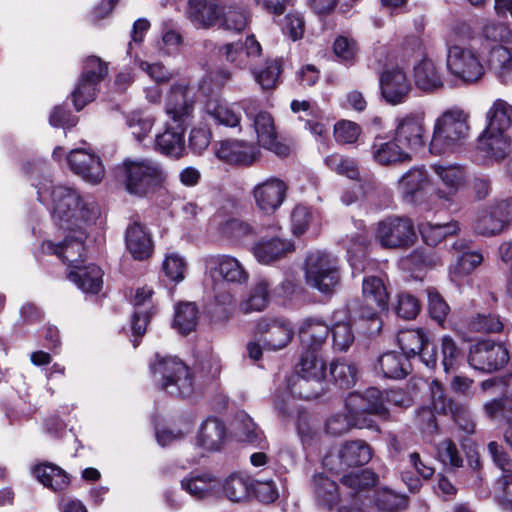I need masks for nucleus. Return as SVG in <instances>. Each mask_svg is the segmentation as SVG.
<instances>
[{
    "mask_svg": "<svg viewBox=\"0 0 512 512\" xmlns=\"http://www.w3.org/2000/svg\"><path fill=\"white\" fill-rule=\"evenodd\" d=\"M389 296L381 278L365 277L362 280V300L349 305L358 331L374 337L382 330L380 313L388 309Z\"/></svg>",
    "mask_w": 512,
    "mask_h": 512,
    "instance_id": "obj_1",
    "label": "nucleus"
},
{
    "mask_svg": "<svg viewBox=\"0 0 512 512\" xmlns=\"http://www.w3.org/2000/svg\"><path fill=\"white\" fill-rule=\"evenodd\" d=\"M114 174L129 194L138 197L154 193L167 179L162 164L150 158H126L115 167Z\"/></svg>",
    "mask_w": 512,
    "mask_h": 512,
    "instance_id": "obj_2",
    "label": "nucleus"
},
{
    "mask_svg": "<svg viewBox=\"0 0 512 512\" xmlns=\"http://www.w3.org/2000/svg\"><path fill=\"white\" fill-rule=\"evenodd\" d=\"M51 196L53 217L64 230L80 229L81 223L92 224L101 214L98 203L92 197H81L72 188L55 186Z\"/></svg>",
    "mask_w": 512,
    "mask_h": 512,
    "instance_id": "obj_3",
    "label": "nucleus"
},
{
    "mask_svg": "<svg viewBox=\"0 0 512 512\" xmlns=\"http://www.w3.org/2000/svg\"><path fill=\"white\" fill-rule=\"evenodd\" d=\"M469 115L454 107L444 111L434 122L429 143L431 154L441 156L459 150L469 136Z\"/></svg>",
    "mask_w": 512,
    "mask_h": 512,
    "instance_id": "obj_4",
    "label": "nucleus"
},
{
    "mask_svg": "<svg viewBox=\"0 0 512 512\" xmlns=\"http://www.w3.org/2000/svg\"><path fill=\"white\" fill-rule=\"evenodd\" d=\"M154 382L172 396L190 397L194 392L188 367L177 357H164L151 365Z\"/></svg>",
    "mask_w": 512,
    "mask_h": 512,
    "instance_id": "obj_5",
    "label": "nucleus"
},
{
    "mask_svg": "<svg viewBox=\"0 0 512 512\" xmlns=\"http://www.w3.org/2000/svg\"><path fill=\"white\" fill-rule=\"evenodd\" d=\"M510 36L511 31L504 23L488 22L483 27L484 39L495 43L483 47L487 52L486 63L502 82L512 79V49L500 44L508 41Z\"/></svg>",
    "mask_w": 512,
    "mask_h": 512,
    "instance_id": "obj_6",
    "label": "nucleus"
},
{
    "mask_svg": "<svg viewBox=\"0 0 512 512\" xmlns=\"http://www.w3.org/2000/svg\"><path fill=\"white\" fill-rule=\"evenodd\" d=\"M405 402L403 395L396 392L386 393L375 387H370L364 392H350L344 399L346 416L363 415H385L390 412L391 405H403Z\"/></svg>",
    "mask_w": 512,
    "mask_h": 512,
    "instance_id": "obj_7",
    "label": "nucleus"
},
{
    "mask_svg": "<svg viewBox=\"0 0 512 512\" xmlns=\"http://www.w3.org/2000/svg\"><path fill=\"white\" fill-rule=\"evenodd\" d=\"M306 282L322 293H330L339 284V261L333 255L316 251L310 253L305 261Z\"/></svg>",
    "mask_w": 512,
    "mask_h": 512,
    "instance_id": "obj_8",
    "label": "nucleus"
},
{
    "mask_svg": "<svg viewBox=\"0 0 512 512\" xmlns=\"http://www.w3.org/2000/svg\"><path fill=\"white\" fill-rule=\"evenodd\" d=\"M107 74L108 66L100 58L90 56L84 61L80 79L71 93L72 102L77 111L82 110L96 98L98 86Z\"/></svg>",
    "mask_w": 512,
    "mask_h": 512,
    "instance_id": "obj_9",
    "label": "nucleus"
},
{
    "mask_svg": "<svg viewBox=\"0 0 512 512\" xmlns=\"http://www.w3.org/2000/svg\"><path fill=\"white\" fill-rule=\"evenodd\" d=\"M448 71L465 83H475L482 78L485 69L480 54L470 47L452 45L447 53Z\"/></svg>",
    "mask_w": 512,
    "mask_h": 512,
    "instance_id": "obj_10",
    "label": "nucleus"
},
{
    "mask_svg": "<svg viewBox=\"0 0 512 512\" xmlns=\"http://www.w3.org/2000/svg\"><path fill=\"white\" fill-rule=\"evenodd\" d=\"M209 277L213 281V290L222 284L243 285L249 279V272L235 257L225 254L210 255L205 258Z\"/></svg>",
    "mask_w": 512,
    "mask_h": 512,
    "instance_id": "obj_11",
    "label": "nucleus"
},
{
    "mask_svg": "<svg viewBox=\"0 0 512 512\" xmlns=\"http://www.w3.org/2000/svg\"><path fill=\"white\" fill-rule=\"evenodd\" d=\"M376 240L384 248H407L414 244L417 236L411 219L391 216L380 221L375 231Z\"/></svg>",
    "mask_w": 512,
    "mask_h": 512,
    "instance_id": "obj_12",
    "label": "nucleus"
},
{
    "mask_svg": "<svg viewBox=\"0 0 512 512\" xmlns=\"http://www.w3.org/2000/svg\"><path fill=\"white\" fill-rule=\"evenodd\" d=\"M289 392L278 395L274 400L275 409L282 416H293L295 397L304 400L319 398L325 391L324 381L306 379V377L293 375L288 382Z\"/></svg>",
    "mask_w": 512,
    "mask_h": 512,
    "instance_id": "obj_13",
    "label": "nucleus"
},
{
    "mask_svg": "<svg viewBox=\"0 0 512 512\" xmlns=\"http://www.w3.org/2000/svg\"><path fill=\"white\" fill-rule=\"evenodd\" d=\"M509 360L507 348L492 340H481L470 347L468 362L475 370L491 373L503 368Z\"/></svg>",
    "mask_w": 512,
    "mask_h": 512,
    "instance_id": "obj_14",
    "label": "nucleus"
},
{
    "mask_svg": "<svg viewBox=\"0 0 512 512\" xmlns=\"http://www.w3.org/2000/svg\"><path fill=\"white\" fill-rule=\"evenodd\" d=\"M194 105L191 89L184 84H173L165 104V111L170 118L169 123L187 128L193 118Z\"/></svg>",
    "mask_w": 512,
    "mask_h": 512,
    "instance_id": "obj_15",
    "label": "nucleus"
},
{
    "mask_svg": "<svg viewBox=\"0 0 512 512\" xmlns=\"http://www.w3.org/2000/svg\"><path fill=\"white\" fill-rule=\"evenodd\" d=\"M243 109L246 116L252 121L257 135L258 144L265 149L273 151L278 156H287L290 149L287 145L280 143L277 140V132L275 129L274 119L271 114L266 111L253 113L248 105H244Z\"/></svg>",
    "mask_w": 512,
    "mask_h": 512,
    "instance_id": "obj_16",
    "label": "nucleus"
},
{
    "mask_svg": "<svg viewBox=\"0 0 512 512\" xmlns=\"http://www.w3.org/2000/svg\"><path fill=\"white\" fill-rule=\"evenodd\" d=\"M430 178L424 166H414L398 180V190L408 204L420 205L426 201Z\"/></svg>",
    "mask_w": 512,
    "mask_h": 512,
    "instance_id": "obj_17",
    "label": "nucleus"
},
{
    "mask_svg": "<svg viewBox=\"0 0 512 512\" xmlns=\"http://www.w3.org/2000/svg\"><path fill=\"white\" fill-rule=\"evenodd\" d=\"M256 333L265 350L278 351L285 348L293 337L289 323L280 318L263 317L257 321Z\"/></svg>",
    "mask_w": 512,
    "mask_h": 512,
    "instance_id": "obj_18",
    "label": "nucleus"
},
{
    "mask_svg": "<svg viewBox=\"0 0 512 512\" xmlns=\"http://www.w3.org/2000/svg\"><path fill=\"white\" fill-rule=\"evenodd\" d=\"M125 246L132 258L137 261H146L154 253L152 234L138 217H133L126 227Z\"/></svg>",
    "mask_w": 512,
    "mask_h": 512,
    "instance_id": "obj_19",
    "label": "nucleus"
},
{
    "mask_svg": "<svg viewBox=\"0 0 512 512\" xmlns=\"http://www.w3.org/2000/svg\"><path fill=\"white\" fill-rule=\"evenodd\" d=\"M394 137L401 146L411 150H420L426 145V129L424 120L418 115H407L396 120Z\"/></svg>",
    "mask_w": 512,
    "mask_h": 512,
    "instance_id": "obj_20",
    "label": "nucleus"
},
{
    "mask_svg": "<svg viewBox=\"0 0 512 512\" xmlns=\"http://www.w3.org/2000/svg\"><path fill=\"white\" fill-rule=\"evenodd\" d=\"M287 185L276 177H271L257 184L252 191L255 204L266 214L274 213L286 198Z\"/></svg>",
    "mask_w": 512,
    "mask_h": 512,
    "instance_id": "obj_21",
    "label": "nucleus"
},
{
    "mask_svg": "<svg viewBox=\"0 0 512 512\" xmlns=\"http://www.w3.org/2000/svg\"><path fill=\"white\" fill-rule=\"evenodd\" d=\"M370 153L373 161L380 166H395L411 160V155L404 150L396 138L376 135L371 144Z\"/></svg>",
    "mask_w": 512,
    "mask_h": 512,
    "instance_id": "obj_22",
    "label": "nucleus"
},
{
    "mask_svg": "<svg viewBox=\"0 0 512 512\" xmlns=\"http://www.w3.org/2000/svg\"><path fill=\"white\" fill-rule=\"evenodd\" d=\"M381 95L391 105L403 103L411 89L406 74L400 68L385 70L379 79Z\"/></svg>",
    "mask_w": 512,
    "mask_h": 512,
    "instance_id": "obj_23",
    "label": "nucleus"
},
{
    "mask_svg": "<svg viewBox=\"0 0 512 512\" xmlns=\"http://www.w3.org/2000/svg\"><path fill=\"white\" fill-rule=\"evenodd\" d=\"M71 170L92 184L99 183L104 177V167L101 159L83 149H75L67 157Z\"/></svg>",
    "mask_w": 512,
    "mask_h": 512,
    "instance_id": "obj_24",
    "label": "nucleus"
},
{
    "mask_svg": "<svg viewBox=\"0 0 512 512\" xmlns=\"http://www.w3.org/2000/svg\"><path fill=\"white\" fill-rule=\"evenodd\" d=\"M215 154L218 159L239 166L252 165L258 158L259 150L252 144L238 140L221 141Z\"/></svg>",
    "mask_w": 512,
    "mask_h": 512,
    "instance_id": "obj_25",
    "label": "nucleus"
},
{
    "mask_svg": "<svg viewBox=\"0 0 512 512\" xmlns=\"http://www.w3.org/2000/svg\"><path fill=\"white\" fill-rule=\"evenodd\" d=\"M467 412L465 405L446 397L441 385L437 381H433L430 404L421 408L420 416H463Z\"/></svg>",
    "mask_w": 512,
    "mask_h": 512,
    "instance_id": "obj_26",
    "label": "nucleus"
},
{
    "mask_svg": "<svg viewBox=\"0 0 512 512\" xmlns=\"http://www.w3.org/2000/svg\"><path fill=\"white\" fill-rule=\"evenodd\" d=\"M228 437V429L222 418H205L200 424L196 443L206 451H218Z\"/></svg>",
    "mask_w": 512,
    "mask_h": 512,
    "instance_id": "obj_27",
    "label": "nucleus"
},
{
    "mask_svg": "<svg viewBox=\"0 0 512 512\" xmlns=\"http://www.w3.org/2000/svg\"><path fill=\"white\" fill-rule=\"evenodd\" d=\"M432 169L447 188V191L438 189L436 195L440 199L452 201L459 188L465 183V168L459 164H434L432 165Z\"/></svg>",
    "mask_w": 512,
    "mask_h": 512,
    "instance_id": "obj_28",
    "label": "nucleus"
},
{
    "mask_svg": "<svg viewBox=\"0 0 512 512\" xmlns=\"http://www.w3.org/2000/svg\"><path fill=\"white\" fill-rule=\"evenodd\" d=\"M187 128L167 123L165 131L155 139V149L168 157L179 159L185 154L184 133Z\"/></svg>",
    "mask_w": 512,
    "mask_h": 512,
    "instance_id": "obj_29",
    "label": "nucleus"
},
{
    "mask_svg": "<svg viewBox=\"0 0 512 512\" xmlns=\"http://www.w3.org/2000/svg\"><path fill=\"white\" fill-rule=\"evenodd\" d=\"M329 333V326L322 320L314 318L303 320L299 327V337L303 350L320 353Z\"/></svg>",
    "mask_w": 512,
    "mask_h": 512,
    "instance_id": "obj_30",
    "label": "nucleus"
},
{
    "mask_svg": "<svg viewBox=\"0 0 512 512\" xmlns=\"http://www.w3.org/2000/svg\"><path fill=\"white\" fill-rule=\"evenodd\" d=\"M228 436L259 448H264L266 443L262 430L252 418H233L229 424Z\"/></svg>",
    "mask_w": 512,
    "mask_h": 512,
    "instance_id": "obj_31",
    "label": "nucleus"
},
{
    "mask_svg": "<svg viewBox=\"0 0 512 512\" xmlns=\"http://www.w3.org/2000/svg\"><path fill=\"white\" fill-rule=\"evenodd\" d=\"M294 250L290 241L278 237L261 239L253 247L255 258L262 264H270Z\"/></svg>",
    "mask_w": 512,
    "mask_h": 512,
    "instance_id": "obj_32",
    "label": "nucleus"
},
{
    "mask_svg": "<svg viewBox=\"0 0 512 512\" xmlns=\"http://www.w3.org/2000/svg\"><path fill=\"white\" fill-rule=\"evenodd\" d=\"M43 250L57 255L64 263L70 266H78L76 263L81 261L84 253V242L82 234L75 238H65L63 242L55 244L52 241L43 243Z\"/></svg>",
    "mask_w": 512,
    "mask_h": 512,
    "instance_id": "obj_33",
    "label": "nucleus"
},
{
    "mask_svg": "<svg viewBox=\"0 0 512 512\" xmlns=\"http://www.w3.org/2000/svg\"><path fill=\"white\" fill-rule=\"evenodd\" d=\"M379 369L385 378L400 380L412 371V365L407 356L401 352L389 351L378 358Z\"/></svg>",
    "mask_w": 512,
    "mask_h": 512,
    "instance_id": "obj_34",
    "label": "nucleus"
},
{
    "mask_svg": "<svg viewBox=\"0 0 512 512\" xmlns=\"http://www.w3.org/2000/svg\"><path fill=\"white\" fill-rule=\"evenodd\" d=\"M479 148L486 157L502 161L510 153V136L508 133L500 132L492 133L489 129H485L479 137Z\"/></svg>",
    "mask_w": 512,
    "mask_h": 512,
    "instance_id": "obj_35",
    "label": "nucleus"
},
{
    "mask_svg": "<svg viewBox=\"0 0 512 512\" xmlns=\"http://www.w3.org/2000/svg\"><path fill=\"white\" fill-rule=\"evenodd\" d=\"M172 420L169 423L156 422L154 425L155 438L162 447L182 439L192 430L193 424L190 418H175Z\"/></svg>",
    "mask_w": 512,
    "mask_h": 512,
    "instance_id": "obj_36",
    "label": "nucleus"
},
{
    "mask_svg": "<svg viewBox=\"0 0 512 512\" xmlns=\"http://www.w3.org/2000/svg\"><path fill=\"white\" fill-rule=\"evenodd\" d=\"M103 272L95 264L88 266H75V270L70 271L68 278L74 282L79 289L85 293L97 294L103 284Z\"/></svg>",
    "mask_w": 512,
    "mask_h": 512,
    "instance_id": "obj_37",
    "label": "nucleus"
},
{
    "mask_svg": "<svg viewBox=\"0 0 512 512\" xmlns=\"http://www.w3.org/2000/svg\"><path fill=\"white\" fill-rule=\"evenodd\" d=\"M414 82L424 92H434L443 86L442 77L432 60L423 58L414 66Z\"/></svg>",
    "mask_w": 512,
    "mask_h": 512,
    "instance_id": "obj_38",
    "label": "nucleus"
},
{
    "mask_svg": "<svg viewBox=\"0 0 512 512\" xmlns=\"http://www.w3.org/2000/svg\"><path fill=\"white\" fill-rule=\"evenodd\" d=\"M270 282L265 278H259L251 286L248 297L240 302V310L244 314L261 312L267 308L270 302Z\"/></svg>",
    "mask_w": 512,
    "mask_h": 512,
    "instance_id": "obj_39",
    "label": "nucleus"
},
{
    "mask_svg": "<svg viewBox=\"0 0 512 512\" xmlns=\"http://www.w3.org/2000/svg\"><path fill=\"white\" fill-rule=\"evenodd\" d=\"M32 472L40 483L53 491H62L69 486L68 474L57 465L39 464L33 467Z\"/></svg>",
    "mask_w": 512,
    "mask_h": 512,
    "instance_id": "obj_40",
    "label": "nucleus"
},
{
    "mask_svg": "<svg viewBox=\"0 0 512 512\" xmlns=\"http://www.w3.org/2000/svg\"><path fill=\"white\" fill-rule=\"evenodd\" d=\"M487 125L485 129H489L492 133L505 132L512 126V105L502 99L494 101L491 108L486 113Z\"/></svg>",
    "mask_w": 512,
    "mask_h": 512,
    "instance_id": "obj_41",
    "label": "nucleus"
},
{
    "mask_svg": "<svg viewBox=\"0 0 512 512\" xmlns=\"http://www.w3.org/2000/svg\"><path fill=\"white\" fill-rule=\"evenodd\" d=\"M312 490L317 503L328 510L339 503L340 493L337 483L323 474L314 475Z\"/></svg>",
    "mask_w": 512,
    "mask_h": 512,
    "instance_id": "obj_42",
    "label": "nucleus"
},
{
    "mask_svg": "<svg viewBox=\"0 0 512 512\" xmlns=\"http://www.w3.org/2000/svg\"><path fill=\"white\" fill-rule=\"evenodd\" d=\"M296 376L306 379L323 380L326 376V362L320 353L303 350L299 362L295 365Z\"/></svg>",
    "mask_w": 512,
    "mask_h": 512,
    "instance_id": "obj_43",
    "label": "nucleus"
},
{
    "mask_svg": "<svg viewBox=\"0 0 512 512\" xmlns=\"http://www.w3.org/2000/svg\"><path fill=\"white\" fill-rule=\"evenodd\" d=\"M339 457L348 467L362 466L372 458V448L362 440L348 441L341 447Z\"/></svg>",
    "mask_w": 512,
    "mask_h": 512,
    "instance_id": "obj_44",
    "label": "nucleus"
},
{
    "mask_svg": "<svg viewBox=\"0 0 512 512\" xmlns=\"http://www.w3.org/2000/svg\"><path fill=\"white\" fill-rule=\"evenodd\" d=\"M325 432L331 436H341L348 433L352 428L370 429L377 433L380 428L372 418H326L324 422Z\"/></svg>",
    "mask_w": 512,
    "mask_h": 512,
    "instance_id": "obj_45",
    "label": "nucleus"
},
{
    "mask_svg": "<svg viewBox=\"0 0 512 512\" xmlns=\"http://www.w3.org/2000/svg\"><path fill=\"white\" fill-rule=\"evenodd\" d=\"M187 14L197 27L209 28L219 18L217 6L207 0H188Z\"/></svg>",
    "mask_w": 512,
    "mask_h": 512,
    "instance_id": "obj_46",
    "label": "nucleus"
},
{
    "mask_svg": "<svg viewBox=\"0 0 512 512\" xmlns=\"http://www.w3.org/2000/svg\"><path fill=\"white\" fill-rule=\"evenodd\" d=\"M282 69V59H268L261 66L251 67V72L256 83L262 89L269 90L279 83Z\"/></svg>",
    "mask_w": 512,
    "mask_h": 512,
    "instance_id": "obj_47",
    "label": "nucleus"
},
{
    "mask_svg": "<svg viewBox=\"0 0 512 512\" xmlns=\"http://www.w3.org/2000/svg\"><path fill=\"white\" fill-rule=\"evenodd\" d=\"M504 220L497 216L491 206L479 210L473 223L474 231L483 236H494L505 229Z\"/></svg>",
    "mask_w": 512,
    "mask_h": 512,
    "instance_id": "obj_48",
    "label": "nucleus"
},
{
    "mask_svg": "<svg viewBox=\"0 0 512 512\" xmlns=\"http://www.w3.org/2000/svg\"><path fill=\"white\" fill-rule=\"evenodd\" d=\"M469 328L481 333H500L508 330V324L497 313L485 310L473 316Z\"/></svg>",
    "mask_w": 512,
    "mask_h": 512,
    "instance_id": "obj_49",
    "label": "nucleus"
},
{
    "mask_svg": "<svg viewBox=\"0 0 512 512\" xmlns=\"http://www.w3.org/2000/svg\"><path fill=\"white\" fill-rule=\"evenodd\" d=\"M376 480V474L368 469L344 475L341 479L342 484L351 490L349 495L356 501H362V493L374 486Z\"/></svg>",
    "mask_w": 512,
    "mask_h": 512,
    "instance_id": "obj_50",
    "label": "nucleus"
},
{
    "mask_svg": "<svg viewBox=\"0 0 512 512\" xmlns=\"http://www.w3.org/2000/svg\"><path fill=\"white\" fill-rule=\"evenodd\" d=\"M427 338L426 332L423 329H408L398 333L397 342L401 353L410 360L421 351Z\"/></svg>",
    "mask_w": 512,
    "mask_h": 512,
    "instance_id": "obj_51",
    "label": "nucleus"
},
{
    "mask_svg": "<svg viewBox=\"0 0 512 512\" xmlns=\"http://www.w3.org/2000/svg\"><path fill=\"white\" fill-rule=\"evenodd\" d=\"M198 310L194 303H181L176 307L173 327L181 334L187 335L197 325Z\"/></svg>",
    "mask_w": 512,
    "mask_h": 512,
    "instance_id": "obj_52",
    "label": "nucleus"
},
{
    "mask_svg": "<svg viewBox=\"0 0 512 512\" xmlns=\"http://www.w3.org/2000/svg\"><path fill=\"white\" fill-rule=\"evenodd\" d=\"M206 111L219 124L235 127L240 122V113L235 107L217 100L208 101Z\"/></svg>",
    "mask_w": 512,
    "mask_h": 512,
    "instance_id": "obj_53",
    "label": "nucleus"
},
{
    "mask_svg": "<svg viewBox=\"0 0 512 512\" xmlns=\"http://www.w3.org/2000/svg\"><path fill=\"white\" fill-rule=\"evenodd\" d=\"M252 482L246 476L231 474L223 484L225 496L232 502H241L248 498Z\"/></svg>",
    "mask_w": 512,
    "mask_h": 512,
    "instance_id": "obj_54",
    "label": "nucleus"
},
{
    "mask_svg": "<svg viewBox=\"0 0 512 512\" xmlns=\"http://www.w3.org/2000/svg\"><path fill=\"white\" fill-rule=\"evenodd\" d=\"M459 229L457 222L446 224H421L419 227L423 241L429 246H436L447 236L453 235Z\"/></svg>",
    "mask_w": 512,
    "mask_h": 512,
    "instance_id": "obj_55",
    "label": "nucleus"
},
{
    "mask_svg": "<svg viewBox=\"0 0 512 512\" xmlns=\"http://www.w3.org/2000/svg\"><path fill=\"white\" fill-rule=\"evenodd\" d=\"M248 12L241 6L230 5L224 7L221 15V26L227 30L241 32L247 26Z\"/></svg>",
    "mask_w": 512,
    "mask_h": 512,
    "instance_id": "obj_56",
    "label": "nucleus"
},
{
    "mask_svg": "<svg viewBox=\"0 0 512 512\" xmlns=\"http://www.w3.org/2000/svg\"><path fill=\"white\" fill-rule=\"evenodd\" d=\"M325 164L337 174L351 180H357L360 177L358 165L352 158L340 154H332L325 158Z\"/></svg>",
    "mask_w": 512,
    "mask_h": 512,
    "instance_id": "obj_57",
    "label": "nucleus"
},
{
    "mask_svg": "<svg viewBox=\"0 0 512 512\" xmlns=\"http://www.w3.org/2000/svg\"><path fill=\"white\" fill-rule=\"evenodd\" d=\"M483 261V256L477 251H468L464 254L455 255L454 263L451 265L450 271L456 276H464L470 274Z\"/></svg>",
    "mask_w": 512,
    "mask_h": 512,
    "instance_id": "obj_58",
    "label": "nucleus"
},
{
    "mask_svg": "<svg viewBox=\"0 0 512 512\" xmlns=\"http://www.w3.org/2000/svg\"><path fill=\"white\" fill-rule=\"evenodd\" d=\"M330 374L340 388H350L356 383L357 368L354 364L335 362L330 365Z\"/></svg>",
    "mask_w": 512,
    "mask_h": 512,
    "instance_id": "obj_59",
    "label": "nucleus"
},
{
    "mask_svg": "<svg viewBox=\"0 0 512 512\" xmlns=\"http://www.w3.org/2000/svg\"><path fill=\"white\" fill-rule=\"evenodd\" d=\"M186 269L187 265L184 258L175 252L167 254L162 263L163 273L175 283L184 280Z\"/></svg>",
    "mask_w": 512,
    "mask_h": 512,
    "instance_id": "obj_60",
    "label": "nucleus"
},
{
    "mask_svg": "<svg viewBox=\"0 0 512 512\" xmlns=\"http://www.w3.org/2000/svg\"><path fill=\"white\" fill-rule=\"evenodd\" d=\"M494 490L498 506L503 511L512 512V474L499 475Z\"/></svg>",
    "mask_w": 512,
    "mask_h": 512,
    "instance_id": "obj_61",
    "label": "nucleus"
},
{
    "mask_svg": "<svg viewBox=\"0 0 512 512\" xmlns=\"http://www.w3.org/2000/svg\"><path fill=\"white\" fill-rule=\"evenodd\" d=\"M154 119L144 112H132L126 117V124L137 141H142L151 131Z\"/></svg>",
    "mask_w": 512,
    "mask_h": 512,
    "instance_id": "obj_62",
    "label": "nucleus"
},
{
    "mask_svg": "<svg viewBox=\"0 0 512 512\" xmlns=\"http://www.w3.org/2000/svg\"><path fill=\"white\" fill-rule=\"evenodd\" d=\"M262 48L254 35L247 36L244 43L239 45V57L237 59L238 68L254 67L252 61L261 55Z\"/></svg>",
    "mask_w": 512,
    "mask_h": 512,
    "instance_id": "obj_63",
    "label": "nucleus"
},
{
    "mask_svg": "<svg viewBox=\"0 0 512 512\" xmlns=\"http://www.w3.org/2000/svg\"><path fill=\"white\" fill-rule=\"evenodd\" d=\"M212 481L213 478L209 474H202L183 479L181 481V487L191 496L202 499L210 492Z\"/></svg>",
    "mask_w": 512,
    "mask_h": 512,
    "instance_id": "obj_64",
    "label": "nucleus"
}]
</instances>
